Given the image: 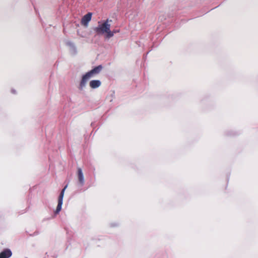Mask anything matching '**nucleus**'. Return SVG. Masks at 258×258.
<instances>
[{"instance_id":"obj_8","label":"nucleus","mask_w":258,"mask_h":258,"mask_svg":"<svg viewBox=\"0 0 258 258\" xmlns=\"http://www.w3.org/2000/svg\"><path fill=\"white\" fill-rule=\"evenodd\" d=\"M106 33V38L107 39H109L114 36V31H111L110 28Z\"/></svg>"},{"instance_id":"obj_9","label":"nucleus","mask_w":258,"mask_h":258,"mask_svg":"<svg viewBox=\"0 0 258 258\" xmlns=\"http://www.w3.org/2000/svg\"><path fill=\"white\" fill-rule=\"evenodd\" d=\"M67 45L70 46L75 51V52H76V51H77L76 47L73 42H71V41L68 42L67 43Z\"/></svg>"},{"instance_id":"obj_3","label":"nucleus","mask_w":258,"mask_h":258,"mask_svg":"<svg viewBox=\"0 0 258 258\" xmlns=\"http://www.w3.org/2000/svg\"><path fill=\"white\" fill-rule=\"evenodd\" d=\"M67 186H68L66 185L61 190V191L60 193V195H59V198H58V204H57L56 209L55 211H54L55 214H58L61 210L62 205V203H63V197H64V194L65 190L67 188Z\"/></svg>"},{"instance_id":"obj_5","label":"nucleus","mask_w":258,"mask_h":258,"mask_svg":"<svg viewBox=\"0 0 258 258\" xmlns=\"http://www.w3.org/2000/svg\"><path fill=\"white\" fill-rule=\"evenodd\" d=\"M12 255V252L11 249L7 248L0 253V258H9Z\"/></svg>"},{"instance_id":"obj_6","label":"nucleus","mask_w":258,"mask_h":258,"mask_svg":"<svg viewBox=\"0 0 258 258\" xmlns=\"http://www.w3.org/2000/svg\"><path fill=\"white\" fill-rule=\"evenodd\" d=\"M101 85V82L99 80H93L89 83L90 87L92 89H96L99 88Z\"/></svg>"},{"instance_id":"obj_11","label":"nucleus","mask_w":258,"mask_h":258,"mask_svg":"<svg viewBox=\"0 0 258 258\" xmlns=\"http://www.w3.org/2000/svg\"><path fill=\"white\" fill-rule=\"evenodd\" d=\"M12 92L13 93H15V90H12Z\"/></svg>"},{"instance_id":"obj_10","label":"nucleus","mask_w":258,"mask_h":258,"mask_svg":"<svg viewBox=\"0 0 258 258\" xmlns=\"http://www.w3.org/2000/svg\"><path fill=\"white\" fill-rule=\"evenodd\" d=\"M113 31H114V34L115 33H117V32H118V31H117V30H114Z\"/></svg>"},{"instance_id":"obj_1","label":"nucleus","mask_w":258,"mask_h":258,"mask_svg":"<svg viewBox=\"0 0 258 258\" xmlns=\"http://www.w3.org/2000/svg\"><path fill=\"white\" fill-rule=\"evenodd\" d=\"M103 69L102 65H99L83 75L79 86V89L81 91L86 87L87 82L90 79L99 74Z\"/></svg>"},{"instance_id":"obj_4","label":"nucleus","mask_w":258,"mask_h":258,"mask_svg":"<svg viewBox=\"0 0 258 258\" xmlns=\"http://www.w3.org/2000/svg\"><path fill=\"white\" fill-rule=\"evenodd\" d=\"M92 13H88L87 14L84 15L81 20V23L85 27H87L88 26L89 22L91 21L92 18Z\"/></svg>"},{"instance_id":"obj_7","label":"nucleus","mask_w":258,"mask_h":258,"mask_svg":"<svg viewBox=\"0 0 258 258\" xmlns=\"http://www.w3.org/2000/svg\"><path fill=\"white\" fill-rule=\"evenodd\" d=\"M78 174L79 182L81 185H83L85 183V179L82 170L80 167L78 168Z\"/></svg>"},{"instance_id":"obj_2","label":"nucleus","mask_w":258,"mask_h":258,"mask_svg":"<svg viewBox=\"0 0 258 258\" xmlns=\"http://www.w3.org/2000/svg\"><path fill=\"white\" fill-rule=\"evenodd\" d=\"M112 20L107 19L103 23L98 22V26L94 28V31L98 34H103L106 33L110 28Z\"/></svg>"}]
</instances>
